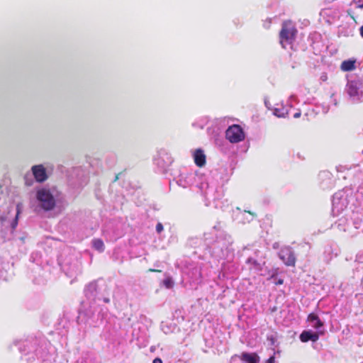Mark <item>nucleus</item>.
I'll list each match as a JSON object with an SVG mask.
<instances>
[{"instance_id": "nucleus-20", "label": "nucleus", "mask_w": 363, "mask_h": 363, "mask_svg": "<svg viewBox=\"0 0 363 363\" xmlns=\"http://www.w3.org/2000/svg\"><path fill=\"white\" fill-rule=\"evenodd\" d=\"M148 272H160L161 270H159V269H148Z\"/></svg>"}, {"instance_id": "nucleus-29", "label": "nucleus", "mask_w": 363, "mask_h": 363, "mask_svg": "<svg viewBox=\"0 0 363 363\" xmlns=\"http://www.w3.org/2000/svg\"><path fill=\"white\" fill-rule=\"evenodd\" d=\"M327 79V77H323V80H325Z\"/></svg>"}, {"instance_id": "nucleus-4", "label": "nucleus", "mask_w": 363, "mask_h": 363, "mask_svg": "<svg viewBox=\"0 0 363 363\" xmlns=\"http://www.w3.org/2000/svg\"><path fill=\"white\" fill-rule=\"evenodd\" d=\"M226 139L232 143H237L245 139V133L240 125L234 124L225 131Z\"/></svg>"}, {"instance_id": "nucleus-8", "label": "nucleus", "mask_w": 363, "mask_h": 363, "mask_svg": "<svg viewBox=\"0 0 363 363\" xmlns=\"http://www.w3.org/2000/svg\"><path fill=\"white\" fill-rule=\"evenodd\" d=\"M193 157L195 164L199 167H203L206 163V157L203 150L199 148L194 150Z\"/></svg>"}, {"instance_id": "nucleus-23", "label": "nucleus", "mask_w": 363, "mask_h": 363, "mask_svg": "<svg viewBox=\"0 0 363 363\" xmlns=\"http://www.w3.org/2000/svg\"><path fill=\"white\" fill-rule=\"evenodd\" d=\"M360 35L363 38V26L359 29Z\"/></svg>"}, {"instance_id": "nucleus-7", "label": "nucleus", "mask_w": 363, "mask_h": 363, "mask_svg": "<svg viewBox=\"0 0 363 363\" xmlns=\"http://www.w3.org/2000/svg\"><path fill=\"white\" fill-rule=\"evenodd\" d=\"M323 331L313 333L311 330H304L300 335V340L303 342H306L310 340L315 342L318 340L320 334L323 335Z\"/></svg>"}, {"instance_id": "nucleus-15", "label": "nucleus", "mask_w": 363, "mask_h": 363, "mask_svg": "<svg viewBox=\"0 0 363 363\" xmlns=\"http://www.w3.org/2000/svg\"><path fill=\"white\" fill-rule=\"evenodd\" d=\"M21 212V203H18L16 205V216L19 217V215H20Z\"/></svg>"}, {"instance_id": "nucleus-17", "label": "nucleus", "mask_w": 363, "mask_h": 363, "mask_svg": "<svg viewBox=\"0 0 363 363\" xmlns=\"http://www.w3.org/2000/svg\"><path fill=\"white\" fill-rule=\"evenodd\" d=\"M265 363H275V357L274 356L270 357Z\"/></svg>"}, {"instance_id": "nucleus-3", "label": "nucleus", "mask_w": 363, "mask_h": 363, "mask_svg": "<svg viewBox=\"0 0 363 363\" xmlns=\"http://www.w3.org/2000/svg\"><path fill=\"white\" fill-rule=\"evenodd\" d=\"M363 83L361 80H350L346 85V91L350 98L359 101L363 96Z\"/></svg>"}, {"instance_id": "nucleus-14", "label": "nucleus", "mask_w": 363, "mask_h": 363, "mask_svg": "<svg viewBox=\"0 0 363 363\" xmlns=\"http://www.w3.org/2000/svg\"><path fill=\"white\" fill-rule=\"evenodd\" d=\"M163 230V225L161 223H158L156 225V231L160 233Z\"/></svg>"}, {"instance_id": "nucleus-9", "label": "nucleus", "mask_w": 363, "mask_h": 363, "mask_svg": "<svg viewBox=\"0 0 363 363\" xmlns=\"http://www.w3.org/2000/svg\"><path fill=\"white\" fill-rule=\"evenodd\" d=\"M307 321L312 323V326L318 330L323 326V322L319 318L318 315L314 313H310L307 317Z\"/></svg>"}, {"instance_id": "nucleus-1", "label": "nucleus", "mask_w": 363, "mask_h": 363, "mask_svg": "<svg viewBox=\"0 0 363 363\" xmlns=\"http://www.w3.org/2000/svg\"><path fill=\"white\" fill-rule=\"evenodd\" d=\"M298 30L294 22L291 20H286L282 22L281 28L279 31V43L283 48H286V45H290L296 39Z\"/></svg>"}, {"instance_id": "nucleus-2", "label": "nucleus", "mask_w": 363, "mask_h": 363, "mask_svg": "<svg viewBox=\"0 0 363 363\" xmlns=\"http://www.w3.org/2000/svg\"><path fill=\"white\" fill-rule=\"evenodd\" d=\"M36 196L45 211H50L54 208L55 201L50 191L45 189H40L38 191Z\"/></svg>"}, {"instance_id": "nucleus-12", "label": "nucleus", "mask_w": 363, "mask_h": 363, "mask_svg": "<svg viewBox=\"0 0 363 363\" xmlns=\"http://www.w3.org/2000/svg\"><path fill=\"white\" fill-rule=\"evenodd\" d=\"M92 245L94 249L99 252H103L104 250V244L101 239L95 238L92 240Z\"/></svg>"}, {"instance_id": "nucleus-10", "label": "nucleus", "mask_w": 363, "mask_h": 363, "mask_svg": "<svg viewBox=\"0 0 363 363\" xmlns=\"http://www.w3.org/2000/svg\"><path fill=\"white\" fill-rule=\"evenodd\" d=\"M240 359L247 363H258L259 357L256 353L242 352Z\"/></svg>"}, {"instance_id": "nucleus-28", "label": "nucleus", "mask_w": 363, "mask_h": 363, "mask_svg": "<svg viewBox=\"0 0 363 363\" xmlns=\"http://www.w3.org/2000/svg\"><path fill=\"white\" fill-rule=\"evenodd\" d=\"M327 79V77H323V80H325Z\"/></svg>"}, {"instance_id": "nucleus-19", "label": "nucleus", "mask_w": 363, "mask_h": 363, "mask_svg": "<svg viewBox=\"0 0 363 363\" xmlns=\"http://www.w3.org/2000/svg\"><path fill=\"white\" fill-rule=\"evenodd\" d=\"M283 283H284L283 279H279V280H277V281H275V283H274V284H275L276 285H281V284H283Z\"/></svg>"}, {"instance_id": "nucleus-6", "label": "nucleus", "mask_w": 363, "mask_h": 363, "mask_svg": "<svg viewBox=\"0 0 363 363\" xmlns=\"http://www.w3.org/2000/svg\"><path fill=\"white\" fill-rule=\"evenodd\" d=\"M32 172L35 180L38 182H43L48 179L45 168L42 164L33 166Z\"/></svg>"}, {"instance_id": "nucleus-11", "label": "nucleus", "mask_w": 363, "mask_h": 363, "mask_svg": "<svg viewBox=\"0 0 363 363\" xmlns=\"http://www.w3.org/2000/svg\"><path fill=\"white\" fill-rule=\"evenodd\" d=\"M340 68L342 71L348 72L355 69V60H345L342 62Z\"/></svg>"}, {"instance_id": "nucleus-26", "label": "nucleus", "mask_w": 363, "mask_h": 363, "mask_svg": "<svg viewBox=\"0 0 363 363\" xmlns=\"http://www.w3.org/2000/svg\"><path fill=\"white\" fill-rule=\"evenodd\" d=\"M275 115H276V116H278V117H280V116H281L280 115H278V113H275Z\"/></svg>"}, {"instance_id": "nucleus-18", "label": "nucleus", "mask_w": 363, "mask_h": 363, "mask_svg": "<svg viewBox=\"0 0 363 363\" xmlns=\"http://www.w3.org/2000/svg\"><path fill=\"white\" fill-rule=\"evenodd\" d=\"M152 363H162V360L160 358L157 357L153 360Z\"/></svg>"}, {"instance_id": "nucleus-27", "label": "nucleus", "mask_w": 363, "mask_h": 363, "mask_svg": "<svg viewBox=\"0 0 363 363\" xmlns=\"http://www.w3.org/2000/svg\"><path fill=\"white\" fill-rule=\"evenodd\" d=\"M275 115H276V116H278V117H280V116H281L280 115H278V113H275Z\"/></svg>"}, {"instance_id": "nucleus-16", "label": "nucleus", "mask_w": 363, "mask_h": 363, "mask_svg": "<svg viewBox=\"0 0 363 363\" xmlns=\"http://www.w3.org/2000/svg\"><path fill=\"white\" fill-rule=\"evenodd\" d=\"M18 217L16 216L15 219L13 220V221L11 223V227L13 229H15L16 228V226L18 225Z\"/></svg>"}, {"instance_id": "nucleus-25", "label": "nucleus", "mask_w": 363, "mask_h": 363, "mask_svg": "<svg viewBox=\"0 0 363 363\" xmlns=\"http://www.w3.org/2000/svg\"><path fill=\"white\" fill-rule=\"evenodd\" d=\"M275 115H276V116H278V117H280V116H281L280 115H278V113H275Z\"/></svg>"}, {"instance_id": "nucleus-24", "label": "nucleus", "mask_w": 363, "mask_h": 363, "mask_svg": "<svg viewBox=\"0 0 363 363\" xmlns=\"http://www.w3.org/2000/svg\"><path fill=\"white\" fill-rule=\"evenodd\" d=\"M359 9H363V3L362 4L358 5Z\"/></svg>"}, {"instance_id": "nucleus-13", "label": "nucleus", "mask_w": 363, "mask_h": 363, "mask_svg": "<svg viewBox=\"0 0 363 363\" xmlns=\"http://www.w3.org/2000/svg\"><path fill=\"white\" fill-rule=\"evenodd\" d=\"M162 283L167 289H172L174 286V281L170 277L165 278Z\"/></svg>"}, {"instance_id": "nucleus-21", "label": "nucleus", "mask_w": 363, "mask_h": 363, "mask_svg": "<svg viewBox=\"0 0 363 363\" xmlns=\"http://www.w3.org/2000/svg\"><path fill=\"white\" fill-rule=\"evenodd\" d=\"M301 116V112H297L294 115L295 118H299Z\"/></svg>"}, {"instance_id": "nucleus-22", "label": "nucleus", "mask_w": 363, "mask_h": 363, "mask_svg": "<svg viewBox=\"0 0 363 363\" xmlns=\"http://www.w3.org/2000/svg\"><path fill=\"white\" fill-rule=\"evenodd\" d=\"M119 175H120V174H117L116 175L115 179H114V180H113V182H114L118 180V179H119Z\"/></svg>"}, {"instance_id": "nucleus-5", "label": "nucleus", "mask_w": 363, "mask_h": 363, "mask_svg": "<svg viewBox=\"0 0 363 363\" xmlns=\"http://www.w3.org/2000/svg\"><path fill=\"white\" fill-rule=\"evenodd\" d=\"M279 258L288 267H294L296 259L291 247H284L281 249L279 253Z\"/></svg>"}]
</instances>
